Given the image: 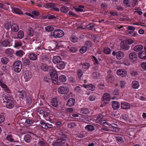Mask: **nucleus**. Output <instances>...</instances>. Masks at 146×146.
Masks as SVG:
<instances>
[{
	"label": "nucleus",
	"instance_id": "052dcab7",
	"mask_svg": "<svg viewBox=\"0 0 146 146\" xmlns=\"http://www.w3.org/2000/svg\"><path fill=\"white\" fill-rule=\"evenodd\" d=\"M5 28L7 29H9L11 27V24L10 23L8 22L6 23L5 25Z\"/></svg>",
	"mask_w": 146,
	"mask_h": 146
},
{
	"label": "nucleus",
	"instance_id": "f8f14e48",
	"mask_svg": "<svg viewBox=\"0 0 146 146\" xmlns=\"http://www.w3.org/2000/svg\"><path fill=\"white\" fill-rule=\"evenodd\" d=\"M33 134H27L24 137V139L25 141L27 143L30 142L32 139V136Z\"/></svg>",
	"mask_w": 146,
	"mask_h": 146
},
{
	"label": "nucleus",
	"instance_id": "2eb2a0df",
	"mask_svg": "<svg viewBox=\"0 0 146 146\" xmlns=\"http://www.w3.org/2000/svg\"><path fill=\"white\" fill-rule=\"evenodd\" d=\"M61 60L60 57L58 56H54L52 59V62L56 64Z\"/></svg>",
	"mask_w": 146,
	"mask_h": 146
},
{
	"label": "nucleus",
	"instance_id": "f704fd0d",
	"mask_svg": "<svg viewBox=\"0 0 146 146\" xmlns=\"http://www.w3.org/2000/svg\"><path fill=\"white\" fill-rule=\"evenodd\" d=\"M12 30L15 32H17L19 30L18 26L15 24H14L11 27Z\"/></svg>",
	"mask_w": 146,
	"mask_h": 146
},
{
	"label": "nucleus",
	"instance_id": "e433bc0d",
	"mask_svg": "<svg viewBox=\"0 0 146 146\" xmlns=\"http://www.w3.org/2000/svg\"><path fill=\"white\" fill-rule=\"evenodd\" d=\"M86 129L90 131H93L94 130V126L91 125H86L85 127Z\"/></svg>",
	"mask_w": 146,
	"mask_h": 146
},
{
	"label": "nucleus",
	"instance_id": "c756f323",
	"mask_svg": "<svg viewBox=\"0 0 146 146\" xmlns=\"http://www.w3.org/2000/svg\"><path fill=\"white\" fill-rule=\"evenodd\" d=\"M89 111L86 108H82L80 111L81 114L83 115H87L89 113Z\"/></svg>",
	"mask_w": 146,
	"mask_h": 146
},
{
	"label": "nucleus",
	"instance_id": "4be33fe9",
	"mask_svg": "<svg viewBox=\"0 0 146 146\" xmlns=\"http://www.w3.org/2000/svg\"><path fill=\"white\" fill-rule=\"evenodd\" d=\"M29 57L30 60L33 61L36 60L37 58V55L33 53H30L29 55Z\"/></svg>",
	"mask_w": 146,
	"mask_h": 146
},
{
	"label": "nucleus",
	"instance_id": "338daca9",
	"mask_svg": "<svg viewBox=\"0 0 146 146\" xmlns=\"http://www.w3.org/2000/svg\"><path fill=\"white\" fill-rule=\"evenodd\" d=\"M141 67L142 69L144 70H146V62H143L141 64Z\"/></svg>",
	"mask_w": 146,
	"mask_h": 146
},
{
	"label": "nucleus",
	"instance_id": "a211bd4d",
	"mask_svg": "<svg viewBox=\"0 0 146 146\" xmlns=\"http://www.w3.org/2000/svg\"><path fill=\"white\" fill-rule=\"evenodd\" d=\"M5 52L7 56H9L13 54L14 50L13 49L9 48L5 50Z\"/></svg>",
	"mask_w": 146,
	"mask_h": 146
},
{
	"label": "nucleus",
	"instance_id": "5701e85b",
	"mask_svg": "<svg viewBox=\"0 0 146 146\" xmlns=\"http://www.w3.org/2000/svg\"><path fill=\"white\" fill-rule=\"evenodd\" d=\"M75 103V100L73 98H69L68 100L67 105L69 106H72Z\"/></svg>",
	"mask_w": 146,
	"mask_h": 146
},
{
	"label": "nucleus",
	"instance_id": "f03ea898",
	"mask_svg": "<svg viewBox=\"0 0 146 146\" xmlns=\"http://www.w3.org/2000/svg\"><path fill=\"white\" fill-rule=\"evenodd\" d=\"M51 68H52L50 70V75L51 80L53 83L56 84L58 80L57 73L55 69Z\"/></svg>",
	"mask_w": 146,
	"mask_h": 146
},
{
	"label": "nucleus",
	"instance_id": "ea45409f",
	"mask_svg": "<svg viewBox=\"0 0 146 146\" xmlns=\"http://www.w3.org/2000/svg\"><path fill=\"white\" fill-rule=\"evenodd\" d=\"M51 103L52 106L54 107H56L58 105V102L56 99L53 98L51 101Z\"/></svg>",
	"mask_w": 146,
	"mask_h": 146
},
{
	"label": "nucleus",
	"instance_id": "58836bf2",
	"mask_svg": "<svg viewBox=\"0 0 146 146\" xmlns=\"http://www.w3.org/2000/svg\"><path fill=\"white\" fill-rule=\"evenodd\" d=\"M110 128H111V130L114 131L115 130L114 129L118 128V125L117 124L114 123H111L110 124Z\"/></svg>",
	"mask_w": 146,
	"mask_h": 146
},
{
	"label": "nucleus",
	"instance_id": "6ab92c4d",
	"mask_svg": "<svg viewBox=\"0 0 146 146\" xmlns=\"http://www.w3.org/2000/svg\"><path fill=\"white\" fill-rule=\"evenodd\" d=\"M65 66V64L64 62L61 61L60 62L56 64L57 68L59 69H63Z\"/></svg>",
	"mask_w": 146,
	"mask_h": 146
},
{
	"label": "nucleus",
	"instance_id": "4d7b16f0",
	"mask_svg": "<svg viewBox=\"0 0 146 146\" xmlns=\"http://www.w3.org/2000/svg\"><path fill=\"white\" fill-rule=\"evenodd\" d=\"M6 139L8 141L11 142H14V139L13 138V137L11 135H8L6 137Z\"/></svg>",
	"mask_w": 146,
	"mask_h": 146
},
{
	"label": "nucleus",
	"instance_id": "dca6fc26",
	"mask_svg": "<svg viewBox=\"0 0 146 146\" xmlns=\"http://www.w3.org/2000/svg\"><path fill=\"white\" fill-rule=\"evenodd\" d=\"M10 41L7 40H5L1 42V45L2 46L6 47L10 46Z\"/></svg>",
	"mask_w": 146,
	"mask_h": 146
},
{
	"label": "nucleus",
	"instance_id": "6e6d98bb",
	"mask_svg": "<svg viewBox=\"0 0 146 146\" xmlns=\"http://www.w3.org/2000/svg\"><path fill=\"white\" fill-rule=\"evenodd\" d=\"M41 60L43 62H45L48 61V58L46 55H44L42 56Z\"/></svg>",
	"mask_w": 146,
	"mask_h": 146
},
{
	"label": "nucleus",
	"instance_id": "37998d69",
	"mask_svg": "<svg viewBox=\"0 0 146 146\" xmlns=\"http://www.w3.org/2000/svg\"><path fill=\"white\" fill-rule=\"evenodd\" d=\"M24 34L23 31L21 30L19 31L18 33V38L19 39L22 38L24 36Z\"/></svg>",
	"mask_w": 146,
	"mask_h": 146
},
{
	"label": "nucleus",
	"instance_id": "1a4fd4ad",
	"mask_svg": "<svg viewBox=\"0 0 146 146\" xmlns=\"http://www.w3.org/2000/svg\"><path fill=\"white\" fill-rule=\"evenodd\" d=\"M112 54L114 56H115L116 57L119 59H122L125 55L124 53L121 51L116 52L114 51L113 52Z\"/></svg>",
	"mask_w": 146,
	"mask_h": 146
},
{
	"label": "nucleus",
	"instance_id": "69168bd1",
	"mask_svg": "<svg viewBox=\"0 0 146 146\" xmlns=\"http://www.w3.org/2000/svg\"><path fill=\"white\" fill-rule=\"evenodd\" d=\"M99 73L97 72H94L92 74V77L94 79L97 78L99 76Z\"/></svg>",
	"mask_w": 146,
	"mask_h": 146
},
{
	"label": "nucleus",
	"instance_id": "39448f33",
	"mask_svg": "<svg viewBox=\"0 0 146 146\" xmlns=\"http://www.w3.org/2000/svg\"><path fill=\"white\" fill-rule=\"evenodd\" d=\"M11 98L5 99L3 102L5 103L6 107L9 109H12L14 106V104L13 101Z\"/></svg>",
	"mask_w": 146,
	"mask_h": 146
},
{
	"label": "nucleus",
	"instance_id": "cd10ccee",
	"mask_svg": "<svg viewBox=\"0 0 146 146\" xmlns=\"http://www.w3.org/2000/svg\"><path fill=\"white\" fill-rule=\"evenodd\" d=\"M132 86L134 89H138L139 86V82L136 81H133L131 84Z\"/></svg>",
	"mask_w": 146,
	"mask_h": 146
},
{
	"label": "nucleus",
	"instance_id": "e2e57ef3",
	"mask_svg": "<svg viewBox=\"0 0 146 146\" xmlns=\"http://www.w3.org/2000/svg\"><path fill=\"white\" fill-rule=\"evenodd\" d=\"M77 74L79 78L82 77V75H83L82 71L81 70H78Z\"/></svg>",
	"mask_w": 146,
	"mask_h": 146
},
{
	"label": "nucleus",
	"instance_id": "864d4df0",
	"mask_svg": "<svg viewBox=\"0 0 146 146\" xmlns=\"http://www.w3.org/2000/svg\"><path fill=\"white\" fill-rule=\"evenodd\" d=\"M111 52V50L109 48H105L104 50V52L107 54H109Z\"/></svg>",
	"mask_w": 146,
	"mask_h": 146
},
{
	"label": "nucleus",
	"instance_id": "7ed1b4c3",
	"mask_svg": "<svg viewBox=\"0 0 146 146\" xmlns=\"http://www.w3.org/2000/svg\"><path fill=\"white\" fill-rule=\"evenodd\" d=\"M13 67L15 72L17 73L20 72L22 68L21 61H17L15 62L13 64Z\"/></svg>",
	"mask_w": 146,
	"mask_h": 146
},
{
	"label": "nucleus",
	"instance_id": "423d86ee",
	"mask_svg": "<svg viewBox=\"0 0 146 146\" xmlns=\"http://www.w3.org/2000/svg\"><path fill=\"white\" fill-rule=\"evenodd\" d=\"M69 91V88L65 85L61 86L58 89V92L62 94H65L68 93Z\"/></svg>",
	"mask_w": 146,
	"mask_h": 146
},
{
	"label": "nucleus",
	"instance_id": "9b49d317",
	"mask_svg": "<svg viewBox=\"0 0 146 146\" xmlns=\"http://www.w3.org/2000/svg\"><path fill=\"white\" fill-rule=\"evenodd\" d=\"M32 77V73L29 71H26L24 75L25 81L26 82L30 80Z\"/></svg>",
	"mask_w": 146,
	"mask_h": 146
},
{
	"label": "nucleus",
	"instance_id": "f257e3e1",
	"mask_svg": "<svg viewBox=\"0 0 146 146\" xmlns=\"http://www.w3.org/2000/svg\"><path fill=\"white\" fill-rule=\"evenodd\" d=\"M67 139L66 136L63 134L60 139L58 140L56 142L53 143L52 145L53 146H63Z\"/></svg>",
	"mask_w": 146,
	"mask_h": 146
},
{
	"label": "nucleus",
	"instance_id": "0e129e2a",
	"mask_svg": "<svg viewBox=\"0 0 146 146\" xmlns=\"http://www.w3.org/2000/svg\"><path fill=\"white\" fill-rule=\"evenodd\" d=\"M128 35L131 36H135V33L133 31H130L127 33Z\"/></svg>",
	"mask_w": 146,
	"mask_h": 146
},
{
	"label": "nucleus",
	"instance_id": "412c9836",
	"mask_svg": "<svg viewBox=\"0 0 146 146\" xmlns=\"http://www.w3.org/2000/svg\"><path fill=\"white\" fill-rule=\"evenodd\" d=\"M124 42L122 41L121 44V48L124 50H127L129 49V45Z\"/></svg>",
	"mask_w": 146,
	"mask_h": 146
},
{
	"label": "nucleus",
	"instance_id": "49530a36",
	"mask_svg": "<svg viewBox=\"0 0 146 146\" xmlns=\"http://www.w3.org/2000/svg\"><path fill=\"white\" fill-rule=\"evenodd\" d=\"M22 45V42L20 41H16L15 43L14 46V47L17 48L18 47H20Z\"/></svg>",
	"mask_w": 146,
	"mask_h": 146
},
{
	"label": "nucleus",
	"instance_id": "774afa93",
	"mask_svg": "<svg viewBox=\"0 0 146 146\" xmlns=\"http://www.w3.org/2000/svg\"><path fill=\"white\" fill-rule=\"evenodd\" d=\"M113 94L114 95L118 96L119 94V92L118 90L117 89H115L113 92Z\"/></svg>",
	"mask_w": 146,
	"mask_h": 146
},
{
	"label": "nucleus",
	"instance_id": "7c9ffc66",
	"mask_svg": "<svg viewBox=\"0 0 146 146\" xmlns=\"http://www.w3.org/2000/svg\"><path fill=\"white\" fill-rule=\"evenodd\" d=\"M59 80L61 82H65L67 80L66 76L64 75H61L59 77Z\"/></svg>",
	"mask_w": 146,
	"mask_h": 146
},
{
	"label": "nucleus",
	"instance_id": "a19ab883",
	"mask_svg": "<svg viewBox=\"0 0 146 146\" xmlns=\"http://www.w3.org/2000/svg\"><path fill=\"white\" fill-rule=\"evenodd\" d=\"M87 48L86 46H83L80 49L79 51L81 53H84L86 51Z\"/></svg>",
	"mask_w": 146,
	"mask_h": 146
},
{
	"label": "nucleus",
	"instance_id": "9d476101",
	"mask_svg": "<svg viewBox=\"0 0 146 146\" xmlns=\"http://www.w3.org/2000/svg\"><path fill=\"white\" fill-rule=\"evenodd\" d=\"M117 74L119 76L123 77L126 75L127 72L124 70L120 69L117 70Z\"/></svg>",
	"mask_w": 146,
	"mask_h": 146
},
{
	"label": "nucleus",
	"instance_id": "13d9d810",
	"mask_svg": "<svg viewBox=\"0 0 146 146\" xmlns=\"http://www.w3.org/2000/svg\"><path fill=\"white\" fill-rule=\"evenodd\" d=\"M28 34L30 36H32L33 35V31L32 28H30L28 31Z\"/></svg>",
	"mask_w": 146,
	"mask_h": 146
},
{
	"label": "nucleus",
	"instance_id": "72a5a7b5",
	"mask_svg": "<svg viewBox=\"0 0 146 146\" xmlns=\"http://www.w3.org/2000/svg\"><path fill=\"white\" fill-rule=\"evenodd\" d=\"M25 54V53L22 50H19L16 52V55L19 57H22Z\"/></svg>",
	"mask_w": 146,
	"mask_h": 146
},
{
	"label": "nucleus",
	"instance_id": "c03bdc74",
	"mask_svg": "<svg viewBox=\"0 0 146 146\" xmlns=\"http://www.w3.org/2000/svg\"><path fill=\"white\" fill-rule=\"evenodd\" d=\"M45 29L47 31L50 32L53 31L54 28L53 27L50 25L45 27Z\"/></svg>",
	"mask_w": 146,
	"mask_h": 146
},
{
	"label": "nucleus",
	"instance_id": "aec40b11",
	"mask_svg": "<svg viewBox=\"0 0 146 146\" xmlns=\"http://www.w3.org/2000/svg\"><path fill=\"white\" fill-rule=\"evenodd\" d=\"M120 104L118 102L115 101H113L112 106L114 110L118 109L120 107Z\"/></svg>",
	"mask_w": 146,
	"mask_h": 146
},
{
	"label": "nucleus",
	"instance_id": "680f3d73",
	"mask_svg": "<svg viewBox=\"0 0 146 146\" xmlns=\"http://www.w3.org/2000/svg\"><path fill=\"white\" fill-rule=\"evenodd\" d=\"M38 144L40 146H46L47 144L43 141H40L38 142Z\"/></svg>",
	"mask_w": 146,
	"mask_h": 146
},
{
	"label": "nucleus",
	"instance_id": "4468645a",
	"mask_svg": "<svg viewBox=\"0 0 146 146\" xmlns=\"http://www.w3.org/2000/svg\"><path fill=\"white\" fill-rule=\"evenodd\" d=\"M11 7L12 9L11 11L13 13L19 15L23 14L22 12L19 9L13 6H11Z\"/></svg>",
	"mask_w": 146,
	"mask_h": 146
},
{
	"label": "nucleus",
	"instance_id": "c85d7f7f",
	"mask_svg": "<svg viewBox=\"0 0 146 146\" xmlns=\"http://www.w3.org/2000/svg\"><path fill=\"white\" fill-rule=\"evenodd\" d=\"M84 87L87 90H91L92 91H94L95 89V86L92 84L85 85Z\"/></svg>",
	"mask_w": 146,
	"mask_h": 146
},
{
	"label": "nucleus",
	"instance_id": "6e6552de",
	"mask_svg": "<svg viewBox=\"0 0 146 146\" xmlns=\"http://www.w3.org/2000/svg\"><path fill=\"white\" fill-rule=\"evenodd\" d=\"M111 97L110 94L108 93H105L103 96V101L104 105H101L100 107H103L104 106H105L110 100Z\"/></svg>",
	"mask_w": 146,
	"mask_h": 146
},
{
	"label": "nucleus",
	"instance_id": "20e7f679",
	"mask_svg": "<svg viewBox=\"0 0 146 146\" xmlns=\"http://www.w3.org/2000/svg\"><path fill=\"white\" fill-rule=\"evenodd\" d=\"M64 32L62 30L57 29L53 32L52 36L55 38H59L62 37L64 35Z\"/></svg>",
	"mask_w": 146,
	"mask_h": 146
},
{
	"label": "nucleus",
	"instance_id": "2f4dec72",
	"mask_svg": "<svg viewBox=\"0 0 146 146\" xmlns=\"http://www.w3.org/2000/svg\"><path fill=\"white\" fill-rule=\"evenodd\" d=\"M60 11L63 13H66L69 10V7L65 6H62L60 9Z\"/></svg>",
	"mask_w": 146,
	"mask_h": 146
},
{
	"label": "nucleus",
	"instance_id": "a878e982",
	"mask_svg": "<svg viewBox=\"0 0 146 146\" xmlns=\"http://www.w3.org/2000/svg\"><path fill=\"white\" fill-rule=\"evenodd\" d=\"M50 67V66L48 67L46 64L42 63L41 64L40 66L41 69L45 72L47 71L48 68Z\"/></svg>",
	"mask_w": 146,
	"mask_h": 146
},
{
	"label": "nucleus",
	"instance_id": "473e14b6",
	"mask_svg": "<svg viewBox=\"0 0 146 146\" xmlns=\"http://www.w3.org/2000/svg\"><path fill=\"white\" fill-rule=\"evenodd\" d=\"M143 46L141 45H137L135 46L133 48L134 51L138 52L143 49Z\"/></svg>",
	"mask_w": 146,
	"mask_h": 146
},
{
	"label": "nucleus",
	"instance_id": "393cba45",
	"mask_svg": "<svg viewBox=\"0 0 146 146\" xmlns=\"http://www.w3.org/2000/svg\"><path fill=\"white\" fill-rule=\"evenodd\" d=\"M22 62L23 65L25 66H29L31 63L30 60L29 59L25 58L22 59Z\"/></svg>",
	"mask_w": 146,
	"mask_h": 146
},
{
	"label": "nucleus",
	"instance_id": "de8ad7c7",
	"mask_svg": "<svg viewBox=\"0 0 146 146\" xmlns=\"http://www.w3.org/2000/svg\"><path fill=\"white\" fill-rule=\"evenodd\" d=\"M55 5L52 3H48L46 4L45 7L47 8H51V10H53L54 7Z\"/></svg>",
	"mask_w": 146,
	"mask_h": 146
},
{
	"label": "nucleus",
	"instance_id": "bb28decb",
	"mask_svg": "<svg viewBox=\"0 0 146 146\" xmlns=\"http://www.w3.org/2000/svg\"><path fill=\"white\" fill-rule=\"evenodd\" d=\"M106 80L109 82H112L115 80L114 76L111 74H109L106 78Z\"/></svg>",
	"mask_w": 146,
	"mask_h": 146
},
{
	"label": "nucleus",
	"instance_id": "5fc2aeb1",
	"mask_svg": "<svg viewBox=\"0 0 146 146\" xmlns=\"http://www.w3.org/2000/svg\"><path fill=\"white\" fill-rule=\"evenodd\" d=\"M1 60L2 62L4 64H6L8 62V60L6 57H3L1 58Z\"/></svg>",
	"mask_w": 146,
	"mask_h": 146
},
{
	"label": "nucleus",
	"instance_id": "79ce46f5",
	"mask_svg": "<svg viewBox=\"0 0 146 146\" xmlns=\"http://www.w3.org/2000/svg\"><path fill=\"white\" fill-rule=\"evenodd\" d=\"M68 48L69 49V51L73 53H75L78 50V49L74 47H70L69 46H68Z\"/></svg>",
	"mask_w": 146,
	"mask_h": 146
},
{
	"label": "nucleus",
	"instance_id": "c9c22d12",
	"mask_svg": "<svg viewBox=\"0 0 146 146\" xmlns=\"http://www.w3.org/2000/svg\"><path fill=\"white\" fill-rule=\"evenodd\" d=\"M84 8V6L82 5H80L78 7H74L73 8L77 12H82L83 11V8Z\"/></svg>",
	"mask_w": 146,
	"mask_h": 146
},
{
	"label": "nucleus",
	"instance_id": "bf43d9fd",
	"mask_svg": "<svg viewBox=\"0 0 146 146\" xmlns=\"http://www.w3.org/2000/svg\"><path fill=\"white\" fill-rule=\"evenodd\" d=\"M116 139L118 142L121 143L124 142V140L123 138L121 137H116Z\"/></svg>",
	"mask_w": 146,
	"mask_h": 146
},
{
	"label": "nucleus",
	"instance_id": "b1692460",
	"mask_svg": "<svg viewBox=\"0 0 146 146\" xmlns=\"http://www.w3.org/2000/svg\"><path fill=\"white\" fill-rule=\"evenodd\" d=\"M139 57L141 59H146V52L143 51L140 52L139 54Z\"/></svg>",
	"mask_w": 146,
	"mask_h": 146
},
{
	"label": "nucleus",
	"instance_id": "3c124183",
	"mask_svg": "<svg viewBox=\"0 0 146 146\" xmlns=\"http://www.w3.org/2000/svg\"><path fill=\"white\" fill-rule=\"evenodd\" d=\"M77 125L76 124L74 123H68V127L70 128H72L75 127Z\"/></svg>",
	"mask_w": 146,
	"mask_h": 146
},
{
	"label": "nucleus",
	"instance_id": "f3484780",
	"mask_svg": "<svg viewBox=\"0 0 146 146\" xmlns=\"http://www.w3.org/2000/svg\"><path fill=\"white\" fill-rule=\"evenodd\" d=\"M130 106V104L128 103L124 102L121 104V108L123 109H128Z\"/></svg>",
	"mask_w": 146,
	"mask_h": 146
},
{
	"label": "nucleus",
	"instance_id": "0eeeda50",
	"mask_svg": "<svg viewBox=\"0 0 146 146\" xmlns=\"http://www.w3.org/2000/svg\"><path fill=\"white\" fill-rule=\"evenodd\" d=\"M4 92H3L2 97L3 99L11 98V91L8 87L4 90Z\"/></svg>",
	"mask_w": 146,
	"mask_h": 146
},
{
	"label": "nucleus",
	"instance_id": "603ef678",
	"mask_svg": "<svg viewBox=\"0 0 146 146\" xmlns=\"http://www.w3.org/2000/svg\"><path fill=\"white\" fill-rule=\"evenodd\" d=\"M70 39L73 42H76L78 41V38L75 36H72L70 38Z\"/></svg>",
	"mask_w": 146,
	"mask_h": 146
},
{
	"label": "nucleus",
	"instance_id": "ddd939ff",
	"mask_svg": "<svg viewBox=\"0 0 146 146\" xmlns=\"http://www.w3.org/2000/svg\"><path fill=\"white\" fill-rule=\"evenodd\" d=\"M129 58L131 61L134 62L137 59V55L134 52H131L129 55Z\"/></svg>",
	"mask_w": 146,
	"mask_h": 146
},
{
	"label": "nucleus",
	"instance_id": "4c0bfd02",
	"mask_svg": "<svg viewBox=\"0 0 146 146\" xmlns=\"http://www.w3.org/2000/svg\"><path fill=\"white\" fill-rule=\"evenodd\" d=\"M18 92L19 93V96L20 98L22 99L25 98L26 96V94L25 92L23 91H19Z\"/></svg>",
	"mask_w": 146,
	"mask_h": 146
},
{
	"label": "nucleus",
	"instance_id": "8fccbe9b",
	"mask_svg": "<svg viewBox=\"0 0 146 146\" xmlns=\"http://www.w3.org/2000/svg\"><path fill=\"white\" fill-rule=\"evenodd\" d=\"M90 66V64L88 63H84L82 66V68L84 69L88 68Z\"/></svg>",
	"mask_w": 146,
	"mask_h": 146
},
{
	"label": "nucleus",
	"instance_id": "09e8293b",
	"mask_svg": "<svg viewBox=\"0 0 146 146\" xmlns=\"http://www.w3.org/2000/svg\"><path fill=\"white\" fill-rule=\"evenodd\" d=\"M40 123L43 128H44L46 129H48L47 123H46L44 121L42 120L40 121Z\"/></svg>",
	"mask_w": 146,
	"mask_h": 146
},
{
	"label": "nucleus",
	"instance_id": "a18cd8bd",
	"mask_svg": "<svg viewBox=\"0 0 146 146\" xmlns=\"http://www.w3.org/2000/svg\"><path fill=\"white\" fill-rule=\"evenodd\" d=\"M94 23H90L87 25L86 27L89 30H92L94 29Z\"/></svg>",
	"mask_w": 146,
	"mask_h": 146
}]
</instances>
